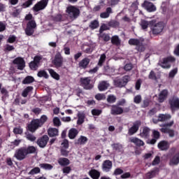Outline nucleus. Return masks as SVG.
I'll list each match as a JSON object with an SVG mask.
<instances>
[{
  "instance_id": "f257e3e1",
  "label": "nucleus",
  "mask_w": 179,
  "mask_h": 179,
  "mask_svg": "<svg viewBox=\"0 0 179 179\" xmlns=\"http://www.w3.org/2000/svg\"><path fill=\"white\" fill-rule=\"evenodd\" d=\"M173 125H174V121L173 120L168 123L160 124L159 127H162L160 129L161 132L168 134L169 138H178V132L170 128Z\"/></svg>"
},
{
  "instance_id": "f03ea898",
  "label": "nucleus",
  "mask_w": 179,
  "mask_h": 179,
  "mask_svg": "<svg viewBox=\"0 0 179 179\" xmlns=\"http://www.w3.org/2000/svg\"><path fill=\"white\" fill-rule=\"evenodd\" d=\"M150 27L154 34H159V33L163 31V29H164V22H157L156 20H152L150 21Z\"/></svg>"
},
{
  "instance_id": "7ed1b4c3",
  "label": "nucleus",
  "mask_w": 179,
  "mask_h": 179,
  "mask_svg": "<svg viewBox=\"0 0 179 179\" xmlns=\"http://www.w3.org/2000/svg\"><path fill=\"white\" fill-rule=\"evenodd\" d=\"M66 13L71 19H76V17L80 15V10H79V8L73 6H69L67 7Z\"/></svg>"
},
{
  "instance_id": "20e7f679",
  "label": "nucleus",
  "mask_w": 179,
  "mask_h": 179,
  "mask_svg": "<svg viewBox=\"0 0 179 179\" xmlns=\"http://www.w3.org/2000/svg\"><path fill=\"white\" fill-rule=\"evenodd\" d=\"M176 58L173 56H169L163 59L160 63V66L164 69H170L171 68V62H175Z\"/></svg>"
},
{
  "instance_id": "39448f33",
  "label": "nucleus",
  "mask_w": 179,
  "mask_h": 179,
  "mask_svg": "<svg viewBox=\"0 0 179 179\" xmlns=\"http://www.w3.org/2000/svg\"><path fill=\"white\" fill-rule=\"evenodd\" d=\"M115 86L117 87H124L129 82V76H126L123 78H116L113 80Z\"/></svg>"
},
{
  "instance_id": "423d86ee",
  "label": "nucleus",
  "mask_w": 179,
  "mask_h": 179,
  "mask_svg": "<svg viewBox=\"0 0 179 179\" xmlns=\"http://www.w3.org/2000/svg\"><path fill=\"white\" fill-rule=\"evenodd\" d=\"M52 62L56 68H61V66H62V64H64V58L62 57L61 52H58L56 53Z\"/></svg>"
},
{
  "instance_id": "0eeeda50",
  "label": "nucleus",
  "mask_w": 179,
  "mask_h": 179,
  "mask_svg": "<svg viewBox=\"0 0 179 179\" xmlns=\"http://www.w3.org/2000/svg\"><path fill=\"white\" fill-rule=\"evenodd\" d=\"M40 127H42L40 123V120L34 119L28 124V129L30 132H36V130L38 129Z\"/></svg>"
},
{
  "instance_id": "6e6552de",
  "label": "nucleus",
  "mask_w": 179,
  "mask_h": 179,
  "mask_svg": "<svg viewBox=\"0 0 179 179\" xmlns=\"http://www.w3.org/2000/svg\"><path fill=\"white\" fill-rule=\"evenodd\" d=\"M27 153L26 152V148H21L16 150L14 157H16L17 160H23L26 159Z\"/></svg>"
},
{
  "instance_id": "1a4fd4ad",
  "label": "nucleus",
  "mask_w": 179,
  "mask_h": 179,
  "mask_svg": "<svg viewBox=\"0 0 179 179\" xmlns=\"http://www.w3.org/2000/svg\"><path fill=\"white\" fill-rule=\"evenodd\" d=\"M91 80L90 77L82 78H80L81 85L86 90H90L93 89V85L90 84Z\"/></svg>"
},
{
  "instance_id": "9d476101",
  "label": "nucleus",
  "mask_w": 179,
  "mask_h": 179,
  "mask_svg": "<svg viewBox=\"0 0 179 179\" xmlns=\"http://www.w3.org/2000/svg\"><path fill=\"white\" fill-rule=\"evenodd\" d=\"M47 5H48V0H42L34 5L33 10L34 12L43 10V9H45Z\"/></svg>"
},
{
  "instance_id": "9b49d317",
  "label": "nucleus",
  "mask_w": 179,
  "mask_h": 179,
  "mask_svg": "<svg viewBox=\"0 0 179 179\" xmlns=\"http://www.w3.org/2000/svg\"><path fill=\"white\" fill-rule=\"evenodd\" d=\"M14 65H16L17 69L20 71H23L24 69V66H26V62H24V59L22 57H17L13 60Z\"/></svg>"
},
{
  "instance_id": "f8f14e48",
  "label": "nucleus",
  "mask_w": 179,
  "mask_h": 179,
  "mask_svg": "<svg viewBox=\"0 0 179 179\" xmlns=\"http://www.w3.org/2000/svg\"><path fill=\"white\" fill-rule=\"evenodd\" d=\"M48 141H50V138H48V136L44 135L41 138L38 139L37 145L39 148H45V146H47Z\"/></svg>"
},
{
  "instance_id": "ddd939ff",
  "label": "nucleus",
  "mask_w": 179,
  "mask_h": 179,
  "mask_svg": "<svg viewBox=\"0 0 179 179\" xmlns=\"http://www.w3.org/2000/svg\"><path fill=\"white\" fill-rule=\"evenodd\" d=\"M113 169V162L110 160H105L102 164V170L105 173H108Z\"/></svg>"
},
{
  "instance_id": "4468645a",
  "label": "nucleus",
  "mask_w": 179,
  "mask_h": 179,
  "mask_svg": "<svg viewBox=\"0 0 179 179\" xmlns=\"http://www.w3.org/2000/svg\"><path fill=\"white\" fill-rule=\"evenodd\" d=\"M122 113H124L122 108L115 105L112 106L110 109V114L112 115H120Z\"/></svg>"
},
{
  "instance_id": "2eb2a0df",
  "label": "nucleus",
  "mask_w": 179,
  "mask_h": 179,
  "mask_svg": "<svg viewBox=\"0 0 179 179\" xmlns=\"http://www.w3.org/2000/svg\"><path fill=\"white\" fill-rule=\"evenodd\" d=\"M153 138L147 141L148 145H155L157 142V139L160 138V132L153 130L152 131Z\"/></svg>"
},
{
  "instance_id": "dca6fc26",
  "label": "nucleus",
  "mask_w": 179,
  "mask_h": 179,
  "mask_svg": "<svg viewBox=\"0 0 179 179\" xmlns=\"http://www.w3.org/2000/svg\"><path fill=\"white\" fill-rule=\"evenodd\" d=\"M141 121H136L133 124V126L129 129V135H134L138 132L139 127H141Z\"/></svg>"
},
{
  "instance_id": "f3484780",
  "label": "nucleus",
  "mask_w": 179,
  "mask_h": 179,
  "mask_svg": "<svg viewBox=\"0 0 179 179\" xmlns=\"http://www.w3.org/2000/svg\"><path fill=\"white\" fill-rule=\"evenodd\" d=\"M142 6L143 8H145L148 12H155L156 10V6L153 5V3L149 1H145Z\"/></svg>"
},
{
  "instance_id": "a211bd4d",
  "label": "nucleus",
  "mask_w": 179,
  "mask_h": 179,
  "mask_svg": "<svg viewBox=\"0 0 179 179\" xmlns=\"http://www.w3.org/2000/svg\"><path fill=\"white\" fill-rule=\"evenodd\" d=\"M129 142L134 143L136 146L141 148V146H145V142L142 141L141 138H138L137 137H131L129 138Z\"/></svg>"
},
{
  "instance_id": "6ab92c4d",
  "label": "nucleus",
  "mask_w": 179,
  "mask_h": 179,
  "mask_svg": "<svg viewBox=\"0 0 179 179\" xmlns=\"http://www.w3.org/2000/svg\"><path fill=\"white\" fill-rule=\"evenodd\" d=\"M89 64H90V59L85 57L78 63V68L80 69H86L89 66Z\"/></svg>"
},
{
  "instance_id": "aec40b11",
  "label": "nucleus",
  "mask_w": 179,
  "mask_h": 179,
  "mask_svg": "<svg viewBox=\"0 0 179 179\" xmlns=\"http://www.w3.org/2000/svg\"><path fill=\"white\" fill-rule=\"evenodd\" d=\"M150 135V129L148 127H144L141 131L140 136L144 139H148Z\"/></svg>"
},
{
  "instance_id": "412c9836",
  "label": "nucleus",
  "mask_w": 179,
  "mask_h": 179,
  "mask_svg": "<svg viewBox=\"0 0 179 179\" xmlns=\"http://www.w3.org/2000/svg\"><path fill=\"white\" fill-rule=\"evenodd\" d=\"M171 118V115L160 114L158 116V120H153V122H154V124H157V122H159V121H161L162 122H163L164 121H167V120H170Z\"/></svg>"
},
{
  "instance_id": "4be33fe9",
  "label": "nucleus",
  "mask_w": 179,
  "mask_h": 179,
  "mask_svg": "<svg viewBox=\"0 0 179 179\" xmlns=\"http://www.w3.org/2000/svg\"><path fill=\"white\" fill-rule=\"evenodd\" d=\"M170 106L171 110H176V108H179V99L177 97L172 98L170 101Z\"/></svg>"
},
{
  "instance_id": "5701e85b",
  "label": "nucleus",
  "mask_w": 179,
  "mask_h": 179,
  "mask_svg": "<svg viewBox=\"0 0 179 179\" xmlns=\"http://www.w3.org/2000/svg\"><path fill=\"white\" fill-rule=\"evenodd\" d=\"M167 96H169V91H167V90H162L159 94L158 101L163 103V101L167 99Z\"/></svg>"
},
{
  "instance_id": "b1692460",
  "label": "nucleus",
  "mask_w": 179,
  "mask_h": 179,
  "mask_svg": "<svg viewBox=\"0 0 179 179\" xmlns=\"http://www.w3.org/2000/svg\"><path fill=\"white\" fill-rule=\"evenodd\" d=\"M108 87H110V83L107 81H101L98 85L99 92H104V90H107Z\"/></svg>"
},
{
  "instance_id": "393cba45",
  "label": "nucleus",
  "mask_w": 179,
  "mask_h": 179,
  "mask_svg": "<svg viewBox=\"0 0 179 179\" xmlns=\"http://www.w3.org/2000/svg\"><path fill=\"white\" fill-rule=\"evenodd\" d=\"M159 150H167L170 148V144L166 141H162L158 143Z\"/></svg>"
},
{
  "instance_id": "a878e982",
  "label": "nucleus",
  "mask_w": 179,
  "mask_h": 179,
  "mask_svg": "<svg viewBox=\"0 0 179 179\" xmlns=\"http://www.w3.org/2000/svg\"><path fill=\"white\" fill-rule=\"evenodd\" d=\"M142 43H143V38H140V40L133 38L129 41L130 45H136L137 47H141Z\"/></svg>"
},
{
  "instance_id": "bb28decb",
  "label": "nucleus",
  "mask_w": 179,
  "mask_h": 179,
  "mask_svg": "<svg viewBox=\"0 0 179 179\" xmlns=\"http://www.w3.org/2000/svg\"><path fill=\"white\" fill-rule=\"evenodd\" d=\"M78 134H79L78 129L72 128L69 131V138L70 139H75L78 136Z\"/></svg>"
},
{
  "instance_id": "cd10ccee",
  "label": "nucleus",
  "mask_w": 179,
  "mask_h": 179,
  "mask_svg": "<svg viewBox=\"0 0 179 179\" xmlns=\"http://www.w3.org/2000/svg\"><path fill=\"white\" fill-rule=\"evenodd\" d=\"M179 163V152L169 161V166H177Z\"/></svg>"
},
{
  "instance_id": "c85d7f7f",
  "label": "nucleus",
  "mask_w": 179,
  "mask_h": 179,
  "mask_svg": "<svg viewBox=\"0 0 179 179\" xmlns=\"http://www.w3.org/2000/svg\"><path fill=\"white\" fill-rule=\"evenodd\" d=\"M89 174L90 177L93 179H99L100 178V172L95 169H92L90 172Z\"/></svg>"
},
{
  "instance_id": "c756f323",
  "label": "nucleus",
  "mask_w": 179,
  "mask_h": 179,
  "mask_svg": "<svg viewBox=\"0 0 179 179\" xmlns=\"http://www.w3.org/2000/svg\"><path fill=\"white\" fill-rule=\"evenodd\" d=\"M58 129H55V128H50L48 130V134L49 135V136H50L51 138L54 137V136H58Z\"/></svg>"
},
{
  "instance_id": "7c9ffc66",
  "label": "nucleus",
  "mask_w": 179,
  "mask_h": 179,
  "mask_svg": "<svg viewBox=\"0 0 179 179\" xmlns=\"http://www.w3.org/2000/svg\"><path fill=\"white\" fill-rule=\"evenodd\" d=\"M157 174H159V169H155L146 174V178H153L154 177H156Z\"/></svg>"
},
{
  "instance_id": "2f4dec72",
  "label": "nucleus",
  "mask_w": 179,
  "mask_h": 179,
  "mask_svg": "<svg viewBox=\"0 0 179 179\" xmlns=\"http://www.w3.org/2000/svg\"><path fill=\"white\" fill-rule=\"evenodd\" d=\"M78 120L77 121L78 125H82L83 122H85V113H78Z\"/></svg>"
},
{
  "instance_id": "473e14b6",
  "label": "nucleus",
  "mask_w": 179,
  "mask_h": 179,
  "mask_svg": "<svg viewBox=\"0 0 179 179\" xmlns=\"http://www.w3.org/2000/svg\"><path fill=\"white\" fill-rule=\"evenodd\" d=\"M112 10L111 8H106V11L104 13H101L100 14V17H101V19H107V17H110V13H111Z\"/></svg>"
},
{
  "instance_id": "72a5a7b5",
  "label": "nucleus",
  "mask_w": 179,
  "mask_h": 179,
  "mask_svg": "<svg viewBox=\"0 0 179 179\" xmlns=\"http://www.w3.org/2000/svg\"><path fill=\"white\" fill-rule=\"evenodd\" d=\"M111 43L114 45H120L121 44V39H120L118 36H113L111 38Z\"/></svg>"
},
{
  "instance_id": "f704fd0d",
  "label": "nucleus",
  "mask_w": 179,
  "mask_h": 179,
  "mask_svg": "<svg viewBox=\"0 0 179 179\" xmlns=\"http://www.w3.org/2000/svg\"><path fill=\"white\" fill-rule=\"evenodd\" d=\"M48 72L53 79L59 80V74L57 73V72H55L52 69H49Z\"/></svg>"
},
{
  "instance_id": "c9c22d12",
  "label": "nucleus",
  "mask_w": 179,
  "mask_h": 179,
  "mask_svg": "<svg viewBox=\"0 0 179 179\" xmlns=\"http://www.w3.org/2000/svg\"><path fill=\"white\" fill-rule=\"evenodd\" d=\"M34 82V78L28 76L22 81L23 85H29V83H33Z\"/></svg>"
},
{
  "instance_id": "e433bc0d",
  "label": "nucleus",
  "mask_w": 179,
  "mask_h": 179,
  "mask_svg": "<svg viewBox=\"0 0 179 179\" xmlns=\"http://www.w3.org/2000/svg\"><path fill=\"white\" fill-rule=\"evenodd\" d=\"M178 73V68H175V69L171 70L170 72L169 73V78L174 79V77L177 75Z\"/></svg>"
},
{
  "instance_id": "4c0bfd02",
  "label": "nucleus",
  "mask_w": 179,
  "mask_h": 179,
  "mask_svg": "<svg viewBox=\"0 0 179 179\" xmlns=\"http://www.w3.org/2000/svg\"><path fill=\"white\" fill-rule=\"evenodd\" d=\"M58 163L60 166H68L69 164V159L68 158H60L58 160Z\"/></svg>"
},
{
  "instance_id": "58836bf2",
  "label": "nucleus",
  "mask_w": 179,
  "mask_h": 179,
  "mask_svg": "<svg viewBox=\"0 0 179 179\" xmlns=\"http://www.w3.org/2000/svg\"><path fill=\"white\" fill-rule=\"evenodd\" d=\"M140 25L141 26V29H143V30H146V29L149 27V25L150 27V22H149L146 20H142L140 22Z\"/></svg>"
},
{
  "instance_id": "ea45409f",
  "label": "nucleus",
  "mask_w": 179,
  "mask_h": 179,
  "mask_svg": "<svg viewBox=\"0 0 179 179\" xmlns=\"http://www.w3.org/2000/svg\"><path fill=\"white\" fill-rule=\"evenodd\" d=\"M86 142H87V137H86L85 136H81L78 139L77 143L78 145H85V143H86Z\"/></svg>"
},
{
  "instance_id": "a19ab883",
  "label": "nucleus",
  "mask_w": 179,
  "mask_h": 179,
  "mask_svg": "<svg viewBox=\"0 0 179 179\" xmlns=\"http://www.w3.org/2000/svg\"><path fill=\"white\" fill-rule=\"evenodd\" d=\"M39 167H41V169H43V170H52L53 169L52 165L50 164H41L39 165Z\"/></svg>"
},
{
  "instance_id": "79ce46f5",
  "label": "nucleus",
  "mask_w": 179,
  "mask_h": 179,
  "mask_svg": "<svg viewBox=\"0 0 179 179\" xmlns=\"http://www.w3.org/2000/svg\"><path fill=\"white\" fill-rule=\"evenodd\" d=\"M37 76H38V78H45V79H48V74L44 70L39 71Z\"/></svg>"
},
{
  "instance_id": "37998d69",
  "label": "nucleus",
  "mask_w": 179,
  "mask_h": 179,
  "mask_svg": "<svg viewBox=\"0 0 179 179\" xmlns=\"http://www.w3.org/2000/svg\"><path fill=\"white\" fill-rule=\"evenodd\" d=\"M99 21L97 20H94L90 22V27L92 30H94V29H97V27H99Z\"/></svg>"
},
{
  "instance_id": "c03bdc74",
  "label": "nucleus",
  "mask_w": 179,
  "mask_h": 179,
  "mask_svg": "<svg viewBox=\"0 0 179 179\" xmlns=\"http://www.w3.org/2000/svg\"><path fill=\"white\" fill-rule=\"evenodd\" d=\"M31 90H33V87H27L25 88L22 93V97H27V94H29Z\"/></svg>"
},
{
  "instance_id": "a18cd8bd",
  "label": "nucleus",
  "mask_w": 179,
  "mask_h": 179,
  "mask_svg": "<svg viewBox=\"0 0 179 179\" xmlns=\"http://www.w3.org/2000/svg\"><path fill=\"white\" fill-rule=\"evenodd\" d=\"M112 148L114 150H117V152H122V145L120 143L113 144Z\"/></svg>"
},
{
  "instance_id": "49530a36",
  "label": "nucleus",
  "mask_w": 179,
  "mask_h": 179,
  "mask_svg": "<svg viewBox=\"0 0 179 179\" xmlns=\"http://www.w3.org/2000/svg\"><path fill=\"white\" fill-rule=\"evenodd\" d=\"M25 150L27 152V155H30L36 152V148H34V146H29L28 148H25Z\"/></svg>"
},
{
  "instance_id": "de8ad7c7",
  "label": "nucleus",
  "mask_w": 179,
  "mask_h": 179,
  "mask_svg": "<svg viewBox=\"0 0 179 179\" xmlns=\"http://www.w3.org/2000/svg\"><path fill=\"white\" fill-rule=\"evenodd\" d=\"M25 33L27 36H31L33 33H34V28H31L27 25V28L25 29Z\"/></svg>"
},
{
  "instance_id": "09e8293b",
  "label": "nucleus",
  "mask_w": 179,
  "mask_h": 179,
  "mask_svg": "<svg viewBox=\"0 0 179 179\" xmlns=\"http://www.w3.org/2000/svg\"><path fill=\"white\" fill-rule=\"evenodd\" d=\"M68 148H69V141L64 139L61 143V149H68Z\"/></svg>"
},
{
  "instance_id": "8fccbe9b",
  "label": "nucleus",
  "mask_w": 179,
  "mask_h": 179,
  "mask_svg": "<svg viewBox=\"0 0 179 179\" xmlns=\"http://www.w3.org/2000/svg\"><path fill=\"white\" fill-rule=\"evenodd\" d=\"M27 26H28V27H31L32 29H36V27H37V24H36V21L34 20H31L28 22Z\"/></svg>"
},
{
  "instance_id": "3c124183",
  "label": "nucleus",
  "mask_w": 179,
  "mask_h": 179,
  "mask_svg": "<svg viewBox=\"0 0 179 179\" xmlns=\"http://www.w3.org/2000/svg\"><path fill=\"white\" fill-rule=\"evenodd\" d=\"M104 69L106 71V72H107V73H108L109 75H113V73H114L115 72V69L114 68H110V66H106L104 67Z\"/></svg>"
},
{
  "instance_id": "603ef678",
  "label": "nucleus",
  "mask_w": 179,
  "mask_h": 179,
  "mask_svg": "<svg viewBox=\"0 0 179 179\" xmlns=\"http://www.w3.org/2000/svg\"><path fill=\"white\" fill-rule=\"evenodd\" d=\"M38 173H40V168L38 167H35L29 171V174L31 176H34V174H38Z\"/></svg>"
},
{
  "instance_id": "864d4df0",
  "label": "nucleus",
  "mask_w": 179,
  "mask_h": 179,
  "mask_svg": "<svg viewBox=\"0 0 179 179\" xmlns=\"http://www.w3.org/2000/svg\"><path fill=\"white\" fill-rule=\"evenodd\" d=\"M53 124L55 127H59L61 125V120L58 117H55L53 118Z\"/></svg>"
},
{
  "instance_id": "5fc2aeb1",
  "label": "nucleus",
  "mask_w": 179,
  "mask_h": 179,
  "mask_svg": "<svg viewBox=\"0 0 179 179\" xmlns=\"http://www.w3.org/2000/svg\"><path fill=\"white\" fill-rule=\"evenodd\" d=\"M105 61H106V55L103 54L100 57L99 61L98 62V65L99 66H101Z\"/></svg>"
},
{
  "instance_id": "6e6d98bb",
  "label": "nucleus",
  "mask_w": 179,
  "mask_h": 179,
  "mask_svg": "<svg viewBox=\"0 0 179 179\" xmlns=\"http://www.w3.org/2000/svg\"><path fill=\"white\" fill-rule=\"evenodd\" d=\"M149 79H152V80H157V77L156 76V73L155 71H151L149 76H148Z\"/></svg>"
},
{
  "instance_id": "4d7b16f0",
  "label": "nucleus",
  "mask_w": 179,
  "mask_h": 179,
  "mask_svg": "<svg viewBox=\"0 0 179 179\" xmlns=\"http://www.w3.org/2000/svg\"><path fill=\"white\" fill-rule=\"evenodd\" d=\"M16 36L15 35H10L8 38V43H10V44L15 43L16 41Z\"/></svg>"
},
{
  "instance_id": "13d9d810",
  "label": "nucleus",
  "mask_w": 179,
  "mask_h": 179,
  "mask_svg": "<svg viewBox=\"0 0 179 179\" xmlns=\"http://www.w3.org/2000/svg\"><path fill=\"white\" fill-rule=\"evenodd\" d=\"M26 138L28 141H30L31 142H34V141H36V136H34V135L31 134H28Z\"/></svg>"
},
{
  "instance_id": "bf43d9fd",
  "label": "nucleus",
  "mask_w": 179,
  "mask_h": 179,
  "mask_svg": "<svg viewBox=\"0 0 179 179\" xmlns=\"http://www.w3.org/2000/svg\"><path fill=\"white\" fill-rule=\"evenodd\" d=\"M38 66V64L37 63H36V62L33 61V62H31L29 63V67L35 71L36 69H37V67Z\"/></svg>"
},
{
  "instance_id": "052dcab7",
  "label": "nucleus",
  "mask_w": 179,
  "mask_h": 179,
  "mask_svg": "<svg viewBox=\"0 0 179 179\" xmlns=\"http://www.w3.org/2000/svg\"><path fill=\"white\" fill-rule=\"evenodd\" d=\"M13 132L16 135H17V134L21 135V134H23V129L20 127H15L13 129Z\"/></svg>"
},
{
  "instance_id": "680f3d73",
  "label": "nucleus",
  "mask_w": 179,
  "mask_h": 179,
  "mask_svg": "<svg viewBox=\"0 0 179 179\" xmlns=\"http://www.w3.org/2000/svg\"><path fill=\"white\" fill-rule=\"evenodd\" d=\"M115 100H117V99L114 95H109L107 99L108 103H115Z\"/></svg>"
},
{
  "instance_id": "e2e57ef3",
  "label": "nucleus",
  "mask_w": 179,
  "mask_h": 179,
  "mask_svg": "<svg viewBox=\"0 0 179 179\" xmlns=\"http://www.w3.org/2000/svg\"><path fill=\"white\" fill-rule=\"evenodd\" d=\"M134 103H136V104H139V103H141V101H142V96L141 95H136L134 97Z\"/></svg>"
},
{
  "instance_id": "0e129e2a",
  "label": "nucleus",
  "mask_w": 179,
  "mask_h": 179,
  "mask_svg": "<svg viewBox=\"0 0 179 179\" xmlns=\"http://www.w3.org/2000/svg\"><path fill=\"white\" fill-rule=\"evenodd\" d=\"M47 120L48 118H47V116L45 115H42L41 119H39V123L42 127L44 124V123L47 121Z\"/></svg>"
},
{
  "instance_id": "69168bd1",
  "label": "nucleus",
  "mask_w": 179,
  "mask_h": 179,
  "mask_svg": "<svg viewBox=\"0 0 179 179\" xmlns=\"http://www.w3.org/2000/svg\"><path fill=\"white\" fill-rule=\"evenodd\" d=\"M33 2H34V0H28L27 1L23 3V7L29 8V6L33 5Z\"/></svg>"
},
{
  "instance_id": "338daca9",
  "label": "nucleus",
  "mask_w": 179,
  "mask_h": 179,
  "mask_svg": "<svg viewBox=\"0 0 179 179\" xmlns=\"http://www.w3.org/2000/svg\"><path fill=\"white\" fill-rule=\"evenodd\" d=\"M101 113H102V110L99 109H93L92 110V115H100Z\"/></svg>"
},
{
  "instance_id": "774afa93",
  "label": "nucleus",
  "mask_w": 179,
  "mask_h": 179,
  "mask_svg": "<svg viewBox=\"0 0 179 179\" xmlns=\"http://www.w3.org/2000/svg\"><path fill=\"white\" fill-rule=\"evenodd\" d=\"M95 99H96V100H104L106 99V96L103 94H97L95 96Z\"/></svg>"
}]
</instances>
